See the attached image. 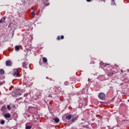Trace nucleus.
<instances>
[{
	"mask_svg": "<svg viewBox=\"0 0 129 129\" xmlns=\"http://www.w3.org/2000/svg\"><path fill=\"white\" fill-rule=\"evenodd\" d=\"M1 124H5V120H2L1 121Z\"/></svg>",
	"mask_w": 129,
	"mask_h": 129,
	"instance_id": "nucleus-17",
	"label": "nucleus"
},
{
	"mask_svg": "<svg viewBox=\"0 0 129 129\" xmlns=\"http://www.w3.org/2000/svg\"><path fill=\"white\" fill-rule=\"evenodd\" d=\"M0 74H1L2 75H3V74H5V70H4L3 69H1L0 70Z\"/></svg>",
	"mask_w": 129,
	"mask_h": 129,
	"instance_id": "nucleus-12",
	"label": "nucleus"
},
{
	"mask_svg": "<svg viewBox=\"0 0 129 129\" xmlns=\"http://www.w3.org/2000/svg\"><path fill=\"white\" fill-rule=\"evenodd\" d=\"M26 95H27V94H25L24 95V96H26Z\"/></svg>",
	"mask_w": 129,
	"mask_h": 129,
	"instance_id": "nucleus-26",
	"label": "nucleus"
},
{
	"mask_svg": "<svg viewBox=\"0 0 129 129\" xmlns=\"http://www.w3.org/2000/svg\"><path fill=\"white\" fill-rule=\"evenodd\" d=\"M13 62L10 60L6 61V66H12Z\"/></svg>",
	"mask_w": 129,
	"mask_h": 129,
	"instance_id": "nucleus-3",
	"label": "nucleus"
},
{
	"mask_svg": "<svg viewBox=\"0 0 129 129\" xmlns=\"http://www.w3.org/2000/svg\"><path fill=\"white\" fill-rule=\"evenodd\" d=\"M57 40H60V36H57Z\"/></svg>",
	"mask_w": 129,
	"mask_h": 129,
	"instance_id": "nucleus-21",
	"label": "nucleus"
},
{
	"mask_svg": "<svg viewBox=\"0 0 129 129\" xmlns=\"http://www.w3.org/2000/svg\"><path fill=\"white\" fill-rule=\"evenodd\" d=\"M103 66H106V65H109V64H105V63H104L103 64Z\"/></svg>",
	"mask_w": 129,
	"mask_h": 129,
	"instance_id": "nucleus-23",
	"label": "nucleus"
},
{
	"mask_svg": "<svg viewBox=\"0 0 129 129\" xmlns=\"http://www.w3.org/2000/svg\"><path fill=\"white\" fill-rule=\"evenodd\" d=\"M4 117L5 118H10V117H11V114L9 113H6L4 115Z\"/></svg>",
	"mask_w": 129,
	"mask_h": 129,
	"instance_id": "nucleus-5",
	"label": "nucleus"
},
{
	"mask_svg": "<svg viewBox=\"0 0 129 129\" xmlns=\"http://www.w3.org/2000/svg\"><path fill=\"white\" fill-rule=\"evenodd\" d=\"M43 61L44 62V63H46V62L48 61V59H47V58L46 57H43Z\"/></svg>",
	"mask_w": 129,
	"mask_h": 129,
	"instance_id": "nucleus-13",
	"label": "nucleus"
},
{
	"mask_svg": "<svg viewBox=\"0 0 129 129\" xmlns=\"http://www.w3.org/2000/svg\"><path fill=\"white\" fill-rule=\"evenodd\" d=\"M20 50V46L19 45H17L15 46V50L16 51H19Z\"/></svg>",
	"mask_w": 129,
	"mask_h": 129,
	"instance_id": "nucleus-11",
	"label": "nucleus"
},
{
	"mask_svg": "<svg viewBox=\"0 0 129 129\" xmlns=\"http://www.w3.org/2000/svg\"><path fill=\"white\" fill-rule=\"evenodd\" d=\"M32 128V126H26V129H31Z\"/></svg>",
	"mask_w": 129,
	"mask_h": 129,
	"instance_id": "nucleus-15",
	"label": "nucleus"
},
{
	"mask_svg": "<svg viewBox=\"0 0 129 129\" xmlns=\"http://www.w3.org/2000/svg\"><path fill=\"white\" fill-rule=\"evenodd\" d=\"M1 85H3V83L2 82H0V86Z\"/></svg>",
	"mask_w": 129,
	"mask_h": 129,
	"instance_id": "nucleus-25",
	"label": "nucleus"
},
{
	"mask_svg": "<svg viewBox=\"0 0 129 129\" xmlns=\"http://www.w3.org/2000/svg\"><path fill=\"white\" fill-rule=\"evenodd\" d=\"M71 117H72V115H69L66 116V119H68V120H70L71 119Z\"/></svg>",
	"mask_w": 129,
	"mask_h": 129,
	"instance_id": "nucleus-8",
	"label": "nucleus"
},
{
	"mask_svg": "<svg viewBox=\"0 0 129 129\" xmlns=\"http://www.w3.org/2000/svg\"><path fill=\"white\" fill-rule=\"evenodd\" d=\"M115 66H116V64H115Z\"/></svg>",
	"mask_w": 129,
	"mask_h": 129,
	"instance_id": "nucleus-32",
	"label": "nucleus"
},
{
	"mask_svg": "<svg viewBox=\"0 0 129 129\" xmlns=\"http://www.w3.org/2000/svg\"><path fill=\"white\" fill-rule=\"evenodd\" d=\"M6 109H7V107H6L5 106H3L1 108V110L2 111H3V112H5L6 111Z\"/></svg>",
	"mask_w": 129,
	"mask_h": 129,
	"instance_id": "nucleus-9",
	"label": "nucleus"
},
{
	"mask_svg": "<svg viewBox=\"0 0 129 129\" xmlns=\"http://www.w3.org/2000/svg\"><path fill=\"white\" fill-rule=\"evenodd\" d=\"M64 85H68V82H66L64 83Z\"/></svg>",
	"mask_w": 129,
	"mask_h": 129,
	"instance_id": "nucleus-20",
	"label": "nucleus"
},
{
	"mask_svg": "<svg viewBox=\"0 0 129 129\" xmlns=\"http://www.w3.org/2000/svg\"><path fill=\"white\" fill-rule=\"evenodd\" d=\"M7 108L8 109H9V110H11V106H10V105H8L7 106Z\"/></svg>",
	"mask_w": 129,
	"mask_h": 129,
	"instance_id": "nucleus-16",
	"label": "nucleus"
},
{
	"mask_svg": "<svg viewBox=\"0 0 129 129\" xmlns=\"http://www.w3.org/2000/svg\"><path fill=\"white\" fill-rule=\"evenodd\" d=\"M112 2L113 3V2H114V0H111Z\"/></svg>",
	"mask_w": 129,
	"mask_h": 129,
	"instance_id": "nucleus-27",
	"label": "nucleus"
},
{
	"mask_svg": "<svg viewBox=\"0 0 129 129\" xmlns=\"http://www.w3.org/2000/svg\"><path fill=\"white\" fill-rule=\"evenodd\" d=\"M13 76H14V77H18V76H19V72H18L17 69H15L14 70Z\"/></svg>",
	"mask_w": 129,
	"mask_h": 129,
	"instance_id": "nucleus-2",
	"label": "nucleus"
},
{
	"mask_svg": "<svg viewBox=\"0 0 129 129\" xmlns=\"http://www.w3.org/2000/svg\"><path fill=\"white\" fill-rule=\"evenodd\" d=\"M128 102H129V99L128 100Z\"/></svg>",
	"mask_w": 129,
	"mask_h": 129,
	"instance_id": "nucleus-31",
	"label": "nucleus"
},
{
	"mask_svg": "<svg viewBox=\"0 0 129 129\" xmlns=\"http://www.w3.org/2000/svg\"><path fill=\"white\" fill-rule=\"evenodd\" d=\"M111 5H112V6H114V5H115V3H114V2H112V3H111Z\"/></svg>",
	"mask_w": 129,
	"mask_h": 129,
	"instance_id": "nucleus-18",
	"label": "nucleus"
},
{
	"mask_svg": "<svg viewBox=\"0 0 129 129\" xmlns=\"http://www.w3.org/2000/svg\"><path fill=\"white\" fill-rule=\"evenodd\" d=\"M78 118V115L75 116L74 118H72V122H74V121H75V120H77Z\"/></svg>",
	"mask_w": 129,
	"mask_h": 129,
	"instance_id": "nucleus-6",
	"label": "nucleus"
},
{
	"mask_svg": "<svg viewBox=\"0 0 129 129\" xmlns=\"http://www.w3.org/2000/svg\"><path fill=\"white\" fill-rule=\"evenodd\" d=\"M54 120L55 122L57 123V122H59V118H55L54 119Z\"/></svg>",
	"mask_w": 129,
	"mask_h": 129,
	"instance_id": "nucleus-14",
	"label": "nucleus"
},
{
	"mask_svg": "<svg viewBox=\"0 0 129 129\" xmlns=\"http://www.w3.org/2000/svg\"><path fill=\"white\" fill-rule=\"evenodd\" d=\"M5 21H6V18H5V17H4L2 19L0 20V24H2V23H4V22Z\"/></svg>",
	"mask_w": 129,
	"mask_h": 129,
	"instance_id": "nucleus-10",
	"label": "nucleus"
},
{
	"mask_svg": "<svg viewBox=\"0 0 129 129\" xmlns=\"http://www.w3.org/2000/svg\"><path fill=\"white\" fill-rule=\"evenodd\" d=\"M19 94L20 95H21L22 94V93H20Z\"/></svg>",
	"mask_w": 129,
	"mask_h": 129,
	"instance_id": "nucleus-29",
	"label": "nucleus"
},
{
	"mask_svg": "<svg viewBox=\"0 0 129 129\" xmlns=\"http://www.w3.org/2000/svg\"><path fill=\"white\" fill-rule=\"evenodd\" d=\"M23 68H25V69H27V68H28V67H27V62H23Z\"/></svg>",
	"mask_w": 129,
	"mask_h": 129,
	"instance_id": "nucleus-7",
	"label": "nucleus"
},
{
	"mask_svg": "<svg viewBox=\"0 0 129 129\" xmlns=\"http://www.w3.org/2000/svg\"><path fill=\"white\" fill-rule=\"evenodd\" d=\"M111 75H113V73H111Z\"/></svg>",
	"mask_w": 129,
	"mask_h": 129,
	"instance_id": "nucleus-28",
	"label": "nucleus"
},
{
	"mask_svg": "<svg viewBox=\"0 0 129 129\" xmlns=\"http://www.w3.org/2000/svg\"><path fill=\"white\" fill-rule=\"evenodd\" d=\"M87 2H88V3L91 2V0H87Z\"/></svg>",
	"mask_w": 129,
	"mask_h": 129,
	"instance_id": "nucleus-24",
	"label": "nucleus"
},
{
	"mask_svg": "<svg viewBox=\"0 0 129 129\" xmlns=\"http://www.w3.org/2000/svg\"><path fill=\"white\" fill-rule=\"evenodd\" d=\"M43 2V4H44V6L45 7H47V6H49V3H48V0H42Z\"/></svg>",
	"mask_w": 129,
	"mask_h": 129,
	"instance_id": "nucleus-4",
	"label": "nucleus"
},
{
	"mask_svg": "<svg viewBox=\"0 0 129 129\" xmlns=\"http://www.w3.org/2000/svg\"><path fill=\"white\" fill-rule=\"evenodd\" d=\"M46 79H48V77H46Z\"/></svg>",
	"mask_w": 129,
	"mask_h": 129,
	"instance_id": "nucleus-30",
	"label": "nucleus"
},
{
	"mask_svg": "<svg viewBox=\"0 0 129 129\" xmlns=\"http://www.w3.org/2000/svg\"><path fill=\"white\" fill-rule=\"evenodd\" d=\"M63 38H64V36L61 35V36H60V39H63Z\"/></svg>",
	"mask_w": 129,
	"mask_h": 129,
	"instance_id": "nucleus-19",
	"label": "nucleus"
},
{
	"mask_svg": "<svg viewBox=\"0 0 129 129\" xmlns=\"http://www.w3.org/2000/svg\"><path fill=\"white\" fill-rule=\"evenodd\" d=\"M31 15H35V12H32V13H31Z\"/></svg>",
	"mask_w": 129,
	"mask_h": 129,
	"instance_id": "nucleus-22",
	"label": "nucleus"
},
{
	"mask_svg": "<svg viewBox=\"0 0 129 129\" xmlns=\"http://www.w3.org/2000/svg\"><path fill=\"white\" fill-rule=\"evenodd\" d=\"M98 97L101 100H104L105 99V94L102 92H101L98 95Z\"/></svg>",
	"mask_w": 129,
	"mask_h": 129,
	"instance_id": "nucleus-1",
	"label": "nucleus"
}]
</instances>
